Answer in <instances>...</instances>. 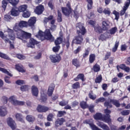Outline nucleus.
Listing matches in <instances>:
<instances>
[{
  "label": "nucleus",
  "mask_w": 130,
  "mask_h": 130,
  "mask_svg": "<svg viewBox=\"0 0 130 130\" xmlns=\"http://www.w3.org/2000/svg\"><path fill=\"white\" fill-rule=\"evenodd\" d=\"M21 27L19 26V23H16L13 29L16 33V38L22 40L23 43L27 42V39H29L31 36V34L21 29Z\"/></svg>",
  "instance_id": "obj_1"
},
{
  "label": "nucleus",
  "mask_w": 130,
  "mask_h": 130,
  "mask_svg": "<svg viewBox=\"0 0 130 130\" xmlns=\"http://www.w3.org/2000/svg\"><path fill=\"white\" fill-rule=\"evenodd\" d=\"M77 30L78 36L76 38V39L73 40L72 44H74V43L76 44L82 43L83 42V37L81 35H84L86 33V29L84 27V25L81 23L77 24Z\"/></svg>",
  "instance_id": "obj_2"
},
{
  "label": "nucleus",
  "mask_w": 130,
  "mask_h": 130,
  "mask_svg": "<svg viewBox=\"0 0 130 130\" xmlns=\"http://www.w3.org/2000/svg\"><path fill=\"white\" fill-rule=\"evenodd\" d=\"M36 37L39 38L41 40H42V41L44 40V39L49 40V41L51 42L54 41V38L52 36L51 33H50V30H49V29H46L44 32H42L41 30H40L38 35H36Z\"/></svg>",
  "instance_id": "obj_3"
},
{
  "label": "nucleus",
  "mask_w": 130,
  "mask_h": 130,
  "mask_svg": "<svg viewBox=\"0 0 130 130\" xmlns=\"http://www.w3.org/2000/svg\"><path fill=\"white\" fill-rule=\"evenodd\" d=\"M8 101L11 102L12 105H14L15 106H18V105L22 106L25 104V102L17 100V96L15 95L10 96L8 99Z\"/></svg>",
  "instance_id": "obj_4"
},
{
  "label": "nucleus",
  "mask_w": 130,
  "mask_h": 130,
  "mask_svg": "<svg viewBox=\"0 0 130 130\" xmlns=\"http://www.w3.org/2000/svg\"><path fill=\"white\" fill-rule=\"evenodd\" d=\"M93 117L95 120H102V121H104L107 123L111 122V119H107L105 115H103L100 113H97L93 116Z\"/></svg>",
  "instance_id": "obj_5"
},
{
  "label": "nucleus",
  "mask_w": 130,
  "mask_h": 130,
  "mask_svg": "<svg viewBox=\"0 0 130 130\" xmlns=\"http://www.w3.org/2000/svg\"><path fill=\"white\" fill-rule=\"evenodd\" d=\"M111 104L115 105L116 107H119V106H120L119 103L115 100H108V102H106L104 103V106L107 108H111L112 107V105H111Z\"/></svg>",
  "instance_id": "obj_6"
},
{
  "label": "nucleus",
  "mask_w": 130,
  "mask_h": 130,
  "mask_svg": "<svg viewBox=\"0 0 130 130\" xmlns=\"http://www.w3.org/2000/svg\"><path fill=\"white\" fill-rule=\"evenodd\" d=\"M8 2H9L11 5L13 6V7H15L18 5L19 0H3L2 1V8H3L4 11L6 10V8H7V6L8 5Z\"/></svg>",
  "instance_id": "obj_7"
},
{
  "label": "nucleus",
  "mask_w": 130,
  "mask_h": 130,
  "mask_svg": "<svg viewBox=\"0 0 130 130\" xmlns=\"http://www.w3.org/2000/svg\"><path fill=\"white\" fill-rule=\"evenodd\" d=\"M67 8L62 7L61 10L63 14L65 16H70L71 13H72V8H71V4H68L67 5Z\"/></svg>",
  "instance_id": "obj_8"
},
{
  "label": "nucleus",
  "mask_w": 130,
  "mask_h": 130,
  "mask_svg": "<svg viewBox=\"0 0 130 130\" xmlns=\"http://www.w3.org/2000/svg\"><path fill=\"white\" fill-rule=\"evenodd\" d=\"M130 5V0H127L124 4V6L122 8V9L120 11V16H123L125 14V12L127 9H128V7H129Z\"/></svg>",
  "instance_id": "obj_9"
},
{
  "label": "nucleus",
  "mask_w": 130,
  "mask_h": 130,
  "mask_svg": "<svg viewBox=\"0 0 130 130\" xmlns=\"http://www.w3.org/2000/svg\"><path fill=\"white\" fill-rule=\"evenodd\" d=\"M7 122L8 125L11 127L12 129H15L16 127H17V124L16 122L12 118H8L7 119Z\"/></svg>",
  "instance_id": "obj_10"
},
{
  "label": "nucleus",
  "mask_w": 130,
  "mask_h": 130,
  "mask_svg": "<svg viewBox=\"0 0 130 130\" xmlns=\"http://www.w3.org/2000/svg\"><path fill=\"white\" fill-rule=\"evenodd\" d=\"M37 110H38V112H47L49 110H50V108L48 107L42 106L41 105H39Z\"/></svg>",
  "instance_id": "obj_11"
},
{
  "label": "nucleus",
  "mask_w": 130,
  "mask_h": 130,
  "mask_svg": "<svg viewBox=\"0 0 130 130\" xmlns=\"http://www.w3.org/2000/svg\"><path fill=\"white\" fill-rule=\"evenodd\" d=\"M35 23H36V17H30L28 21L27 26L31 27L32 29H34V28H35V26H34V25H35Z\"/></svg>",
  "instance_id": "obj_12"
},
{
  "label": "nucleus",
  "mask_w": 130,
  "mask_h": 130,
  "mask_svg": "<svg viewBox=\"0 0 130 130\" xmlns=\"http://www.w3.org/2000/svg\"><path fill=\"white\" fill-rule=\"evenodd\" d=\"M38 44V42L33 38H31L29 40V43L27 44V47H30V48H35V45Z\"/></svg>",
  "instance_id": "obj_13"
},
{
  "label": "nucleus",
  "mask_w": 130,
  "mask_h": 130,
  "mask_svg": "<svg viewBox=\"0 0 130 130\" xmlns=\"http://www.w3.org/2000/svg\"><path fill=\"white\" fill-rule=\"evenodd\" d=\"M44 11V6L42 5H40L37 6L35 10V12L37 15H41Z\"/></svg>",
  "instance_id": "obj_14"
},
{
  "label": "nucleus",
  "mask_w": 130,
  "mask_h": 130,
  "mask_svg": "<svg viewBox=\"0 0 130 130\" xmlns=\"http://www.w3.org/2000/svg\"><path fill=\"white\" fill-rule=\"evenodd\" d=\"M50 59L52 62H59V61L60 60V56H59V55H50Z\"/></svg>",
  "instance_id": "obj_15"
},
{
  "label": "nucleus",
  "mask_w": 130,
  "mask_h": 130,
  "mask_svg": "<svg viewBox=\"0 0 130 130\" xmlns=\"http://www.w3.org/2000/svg\"><path fill=\"white\" fill-rule=\"evenodd\" d=\"M8 114V109L6 107H0V116H6Z\"/></svg>",
  "instance_id": "obj_16"
},
{
  "label": "nucleus",
  "mask_w": 130,
  "mask_h": 130,
  "mask_svg": "<svg viewBox=\"0 0 130 130\" xmlns=\"http://www.w3.org/2000/svg\"><path fill=\"white\" fill-rule=\"evenodd\" d=\"M97 125L98 126H100V127H101V128H103V129L104 130H110V128H109V127L107 126V125L104 124L103 122L98 121L96 123Z\"/></svg>",
  "instance_id": "obj_17"
},
{
  "label": "nucleus",
  "mask_w": 130,
  "mask_h": 130,
  "mask_svg": "<svg viewBox=\"0 0 130 130\" xmlns=\"http://www.w3.org/2000/svg\"><path fill=\"white\" fill-rule=\"evenodd\" d=\"M110 23L109 21H103L102 22V29L104 31H106L109 29V25Z\"/></svg>",
  "instance_id": "obj_18"
},
{
  "label": "nucleus",
  "mask_w": 130,
  "mask_h": 130,
  "mask_svg": "<svg viewBox=\"0 0 130 130\" xmlns=\"http://www.w3.org/2000/svg\"><path fill=\"white\" fill-rule=\"evenodd\" d=\"M31 93L33 96H35L36 97L38 96V88L37 87L34 85L31 87Z\"/></svg>",
  "instance_id": "obj_19"
},
{
  "label": "nucleus",
  "mask_w": 130,
  "mask_h": 130,
  "mask_svg": "<svg viewBox=\"0 0 130 130\" xmlns=\"http://www.w3.org/2000/svg\"><path fill=\"white\" fill-rule=\"evenodd\" d=\"M8 35L9 38L11 40H15V39H16L15 34H14V31L12 29L8 30Z\"/></svg>",
  "instance_id": "obj_20"
},
{
  "label": "nucleus",
  "mask_w": 130,
  "mask_h": 130,
  "mask_svg": "<svg viewBox=\"0 0 130 130\" xmlns=\"http://www.w3.org/2000/svg\"><path fill=\"white\" fill-rule=\"evenodd\" d=\"M18 9L17 8H12V10L11 11V14L12 16L14 17H17L19 15Z\"/></svg>",
  "instance_id": "obj_21"
},
{
  "label": "nucleus",
  "mask_w": 130,
  "mask_h": 130,
  "mask_svg": "<svg viewBox=\"0 0 130 130\" xmlns=\"http://www.w3.org/2000/svg\"><path fill=\"white\" fill-rule=\"evenodd\" d=\"M54 90V84H51L49 87V89L48 90V96H51L52 95V93H53V91Z\"/></svg>",
  "instance_id": "obj_22"
},
{
  "label": "nucleus",
  "mask_w": 130,
  "mask_h": 130,
  "mask_svg": "<svg viewBox=\"0 0 130 130\" xmlns=\"http://www.w3.org/2000/svg\"><path fill=\"white\" fill-rule=\"evenodd\" d=\"M64 121H66V120L62 118L57 119L55 121L56 126H59V125H61V124H62V123H63Z\"/></svg>",
  "instance_id": "obj_23"
},
{
  "label": "nucleus",
  "mask_w": 130,
  "mask_h": 130,
  "mask_svg": "<svg viewBox=\"0 0 130 130\" xmlns=\"http://www.w3.org/2000/svg\"><path fill=\"white\" fill-rule=\"evenodd\" d=\"M15 117L17 120H18V121H21V122H24V120H23V116H22V114L20 113H17L16 114Z\"/></svg>",
  "instance_id": "obj_24"
},
{
  "label": "nucleus",
  "mask_w": 130,
  "mask_h": 130,
  "mask_svg": "<svg viewBox=\"0 0 130 130\" xmlns=\"http://www.w3.org/2000/svg\"><path fill=\"white\" fill-rule=\"evenodd\" d=\"M18 25L20 28H24L25 27H27L28 26V22L25 21H21L18 23Z\"/></svg>",
  "instance_id": "obj_25"
},
{
  "label": "nucleus",
  "mask_w": 130,
  "mask_h": 130,
  "mask_svg": "<svg viewBox=\"0 0 130 130\" xmlns=\"http://www.w3.org/2000/svg\"><path fill=\"white\" fill-rule=\"evenodd\" d=\"M95 58H96V56L95 55V54H90L89 55V62L90 63H93V62H94V61H95Z\"/></svg>",
  "instance_id": "obj_26"
},
{
  "label": "nucleus",
  "mask_w": 130,
  "mask_h": 130,
  "mask_svg": "<svg viewBox=\"0 0 130 130\" xmlns=\"http://www.w3.org/2000/svg\"><path fill=\"white\" fill-rule=\"evenodd\" d=\"M18 10L19 12H23L24 13L25 12V11L27 10V5H21L19 7Z\"/></svg>",
  "instance_id": "obj_27"
},
{
  "label": "nucleus",
  "mask_w": 130,
  "mask_h": 130,
  "mask_svg": "<svg viewBox=\"0 0 130 130\" xmlns=\"http://www.w3.org/2000/svg\"><path fill=\"white\" fill-rule=\"evenodd\" d=\"M84 74H79L77 77L75 78H74V81H78V80H82V81H85V79H84Z\"/></svg>",
  "instance_id": "obj_28"
},
{
  "label": "nucleus",
  "mask_w": 130,
  "mask_h": 130,
  "mask_svg": "<svg viewBox=\"0 0 130 130\" xmlns=\"http://www.w3.org/2000/svg\"><path fill=\"white\" fill-rule=\"evenodd\" d=\"M41 101L42 102H45L46 100H47V96H46V94L43 93V91L41 92Z\"/></svg>",
  "instance_id": "obj_29"
},
{
  "label": "nucleus",
  "mask_w": 130,
  "mask_h": 130,
  "mask_svg": "<svg viewBox=\"0 0 130 130\" xmlns=\"http://www.w3.org/2000/svg\"><path fill=\"white\" fill-rule=\"evenodd\" d=\"M53 19V16L50 15L48 17H45L44 18V22L45 24H47L49 21H51V20Z\"/></svg>",
  "instance_id": "obj_30"
},
{
  "label": "nucleus",
  "mask_w": 130,
  "mask_h": 130,
  "mask_svg": "<svg viewBox=\"0 0 130 130\" xmlns=\"http://www.w3.org/2000/svg\"><path fill=\"white\" fill-rule=\"evenodd\" d=\"M26 120L29 122H33L35 120V117L32 115H28L26 116Z\"/></svg>",
  "instance_id": "obj_31"
},
{
  "label": "nucleus",
  "mask_w": 130,
  "mask_h": 130,
  "mask_svg": "<svg viewBox=\"0 0 130 130\" xmlns=\"http://www.w3.org/2000/svg\"><path fill=\"white\" fill-rule=\"evenodd\" d=\"M105 113L106 114V116H106L107 119H111L110 114V113H111V111L106 109L105 110Z\"/></svg>",
  "instance_id": "obj_32"
},
{
  "label": "nucleus",
  "mask_w": 130,
  "mask_h": 130,
  "mask_svg": "<svg viewBox=\"0 0 130 130\" xmlns=\"http://www.w3.org/2000/svg\"><path fill=\"white\" fill-rule=\"evenodd\" d=\"M0 72H2V73H4V74H6V75L10 76V77H13V75L10 73V72H9V71H7V70L5 69L0 68Z\"/></svg>",
  "instance_id": "obj_33"
},
{
  "label": "nucleus",
  "mask_w": 130,
  "mask_h": 130,
  "mask_svg": "<svg viewBox=\"0 0 130 130\" xmlns=\"http://www.w3.org/2000/svg\"><path fill=\"white\" fill-rule=\"evenodd\" d=\"M102 82V76L101 75H98L95 79V83L100 84Z\"/></svg>",
  "instance_id": "obj_34"
},
{
  "label": "nucleus",
  "mask_w": 130,
  "mask_h": 130,
  "mask_svg": "<svg viewBox=\"0 0 130 130\" xmlns=\"http://www.w3.org/2000/svg\"><path fill=\"white\" fill-rule=\"evenodd\" d=\"M94 31L97 33H102V28L100 27L99 25H96L94 26Z\"/></svg>",
  "instance_id": "obj_35"
},
{
  "label": "nucleus",
  "mask_w": 130,
  "mask_h": 130,
  "mask_svg": "<svg viewBox=\"0 0 130 130\" xmlns=\"http://www.w3.org/2000/svg\"><path fill=\"white\" fill-rule=\"evenodd\" d=\"M64 45H65L67 49L70 47V38L68 37L64 41Z\"/></svg>",
  "instance_id": "obj_36"
},
{
  "label": "nucleus",
  "mask_w": 130,
  "mask_h": 130,
  "mask_svg": "<svg viewBox=\"0 0 130 130\" xmlns=\"http://www.w3.org/2000/svg\"><path fill=\"white\" fill-rule=\"evenodd\" d=\"M15 67L16 70L18 71V72H21L22 73L24 72V69H23V66H22V65L17 64Z\"/></svg>",
  "instance_id": "obj_37"
},
{
  "label": "nucleus",
  "mask_w": 130,
  "mask_h": 130,
  "mask_svg": "<svg viewBox=\"0 0 130 130\" xmlns=\"http://www.w3.org/2000/svg\"><path fill=\"white\" fill-rule=\"evenodd\" d=\"M119 45V42L116 41L114 45V47L112 48V52H115L117 50L118 46Z\"/></svg>",
  "instance_id": "obj_38"
},
{
  "label": "nucleus",
  "mask_w": 130,
  "mask_h": 130,
  "mask_svg": "<svg viewBox=\"0 0 130 130\" xmlns=\"http://www.w3.org/2000/svg\"><path fill=\"white\" fill-rule=\"evenodd\" d=\"M67 114V112L64 111H58V114L57 116L58 117H61L63 116V115H66Z\"/></svg>",
  "instance_id": "obj_39"
},
{
  "label": "nucleus",
  "mask_w": 130,
  "mask_h": 130,
  "mask_svg": "<svg viewBox=\"0 0 130 130\" xmlns=\"http://www.w3.org/2000/svg\"><path fill=\"white\" fill-rule=\"evenodd\" d=\"M29 89V88L28 85H23L20 87V90H21V91H22V92L28 91Z\"/></svg>",
  "instance_id": "obj_40"
},
{
  "label": "nucleus",
  "mask_w": 130,
  "mask_h": 130,
  "mask_svg": "<svg viewBox=\"0 0 130 130\" xmlns=\"http://www.w3.org/2000/svg\"><path fill=\"white\" fill-rule=\"evenodd\" d=\"M0 57L2 58H4V59H7L8 60H10L11 58H10L6 54H4L2 52H0Z\"/></svg>",
  "instance_id": "obj_41"
},
{
  "label": "nucleus",
  "mask_w": 130,
  "mask_h": 130,
  "mask_svg": "<svg viewBox=\"0 0 130 130\" xmlns=\"http://www.w3.org/2000/svg\"><path fill=\"white\" fill-rule=\"evenodd\" d=\"M93 70L96 73L99 72L100 71V66L98 64H95L93 67Z\"/></svg>",
  "instance_id": "obj_42"
},
{
  "label": "nucleus",
  "mask_w": 130,
  "mask_h": 130,
  "mask_svg": "<svg viewBox=\"0 0 130 130\" xmlns=\"http://www.w3.org/2000/svg\"><path fill=\"white\" fill-rule=\"evenodd\" d=\"M80 106L81 108H82L83 109H86V108H88V105H87V103L84 101L80 103Z\"/></svg>",
  "instance_id": "obj_43"
},
{
  "label": "nucleus",
  "mask_w": 130,
  "mask_h": 130,
  "mask_svg": "<svg viewBox=\"0 0 130 130\" xmlns=\"http://www.w3.org/2000/svg\"><path fill=\"white\" fill-rule=\"evenodd\" d=\"M62 42V38H58L55 41V45H59Z\"/></svg>",
  "instance_id": "obj_44"
},
{
  "label": "nucleus",
  "mask_w": 130,
  "mask_h": 130,
  "mask_svg": "<svg viewBox=\"0 0 130 130\" xmlns=\"http://www.w3.org/2000/svg\"><path fill=\"white\" fill-rule=\"evenodd\" d=\"M2 102L3 103H4V104H7V103H8V97L6 96H3L1 98V99Z\"/></svg>",
  "instance_id": "obj_45"
},
{
  "label": "nucleus",
  "mask_w": 130,
  "mask_h": 130,
  "mask_svg": "<svg viewBox=\"0 0 130 130\" xmlns=\"http://www.w3.org/2000/svg\"><path fill=\"white\" fill-rule=\"evenodd\" d=\"M0 37L2 38V39H4L5 40V41H9V39L7 38V36H5V34H4V32L3 31H0Z\"/></svg>",
  "instance_id": "obj_46"
},
{
  "label": "nucleus",
  "mask_w": 130,
  "mask_h": 130,
  "mask_svg": "<svg viewBox=\"0 0 130 130\" xmlns=\"http://www.w3.org/2000/svg\"><path fill=\"white\" fill-rule=\"evenodd\" d=\"M113 14L115 16V20L118 21V19H119V13L114 10L113 12Z\"/></svg>",
  "instance_id": "obj_47"
},
{
  "label": "nucleus",
  "mask_w": 130,
  "mask_h": 130,
  "mask_svg": "<svg viewBox=\"0 0 130 130\" xmlns=\"http://www.w3.org/2000/svg\"><path fill=\"white\" fill-rule=\"evenodd\" d=\"M54 116V115L52 113L49 114L47 117V119L48 121H52V119H53V117Z\"/></svg>",
  "instance_id": "obj_48"
},
{
  "label": "nucleus",
  "mask_w": 130,
  "mask_h": 130,
  "mask_svg": "<svg viewBox=\"0 0 130 130\" xmlns=\"http://www.w3.org/2000/svg\"><path fill=\"white\" fill-rule=\"evenodd\" d=\"M16 84H17V85H19V86H22V85L26 84V82L24 80H18L16 81Z\"/></svg>",
  "instance_id": "obj_49"
},
{
  "label": "nucleus",
  "mask_w": 130,
  "mask_h": 130,
  "mask_svg": "<svg viewBox=\"0 0 130 130\" xmlns=\"http://www.w3.org/2000/svg\"><path fill=\"white\" fill-rule=\"evenodd\" d=\"M30 15L31 14L29 11H26L23 12V13L22 14V16L23 17V18H29Z\"/></svg>",
  "instance_id": "obj_50"
},
{
  "label": "nucleus",
  "mask_w": 130,
  "mask_h": 130,
  "mask_svg": "<svg viewBox=\"0 0 130 130\" xmlns=\"http://www.w3.org/2000/svg\"><path fill=\"white\" fill-rule=\"evenodd\" d=\"M16 57L18 58V59H21V60H23V59H25L26 58V56L21 54H17L16 55Z\"/></svg>",
  "instance_id": "obj_51"
},
{
  "label": "nucleus",
  "mask_w": 130,
  "mask_h": 130,
  "mask_svg": "<svg viewBox=\"0 0 130 130\" xmlns=\"http://www.w3.org/2000/svg\"><path fill=\"white\" fill-rule=\"evenodd\" d=\"M58 17H57V21L58 22H61L62 21V18L61 16V13L58 10Z\"/></svg>",
  "instance_id": "obj_52"
},
{
  "label": "nucleus",
  "mask_w": 130,
  "mask_h": 130,
  "mask_svg": "<svg viewBox=\"0 0 130 130\" xmlns=\"http://www.w3.org/2000/svg\"><path fill=\"white\" fill-rule=\"evenodd\" d=\"M125 64H122L120 66H117V69L118 71H119V69H121V70H123V71H124V69H125Z\"/></svg>",
  "instance_id": "obj_53"
},
{
  "label": "nucleus",
  "mask_w": 130,
  "mask_h": 130,
  "mask_svg": "<svg viewBox=\"0 0 130 130\" xmlns=\"http://www.w3.org/2000/svg\"><path fill=\"white\" fill-rule=\"evenodd\" d=\"M73 64L76 67H79L80 65L79 64V61H78V59H74L72 61Z\"/></svg>",
  "instance_id": "obj_54"
},
{
  "label": "nucleus",
  "mask_w": 130,
  "mask_h": 130,
  "mask_svg": "<svg viewBox=\"0 0 130 130\" xmlns=\"http://www.w3.org/2000/svg\"><path fill=\"white\" fill-rule=\"evenodd\" d=\"M72 88L73 89H78V88H80V83L79 82H76L73 84Z\"/></svg>",
  "instance_id": "obj_55"
},
{
  "label": "nucleus",
  "mask_w": 130,
  "mask_h": 130,
  "mask_svg": "<svg viewBox=\"0 0 130 130\" xmlns=\"http://www.w3.org/2000/svg\"><path fill=\"white\" fill-rule=\"evenodd\" d=\"M68 104H69V101H62L59 103L60 106H66V105H68Z\"/></svg>",
  "instance_id": "obj_56"
},
{
  "label": "nucleus",
  "mask_w": 130,
  "mask_h": 130,
  "mask_svg": "<svg viewBox=\"0 0 130 130\" xmlns=\"http://www.w3.org/2000/svg\"><path fill=\"white\" fill-rule=\"evenodd\" d=\"M104 101H105V98H100L95 101V103L98 104L100 102H101V103L104 102Z\"/></svg>",
  "instance_id": "obj_57"
},
{
  "label": "nucleus",
  "mask_w": 130,
  "mask_h": 130,
  "mask_svg": "<svg viewBox=\"0 0 130 130\" xmlns=\"http://www.w3.org/2000/svg\"><path fill=\"white\" fill-rule=\"evenodd\" d=\"M130 111L129 110H124L121 112L122 115H128L129 114Z\"/></svg>",
  "instance_id": "obj_58"
},
{
  "label": "nucleus",
  "mask_w": 130,
  "mask_h": 130,
  "mask_svg": "<svg viewBox=\"0 0 130 130\" xmlns=\"http://www.w3.org/2000/svg\"><path fill=\"white\" fill-rule=\"evenodd\" d=\"M117 30V28L116 27H113L112 29L110 30V33L111 35L115 34V32H116Z\"/></svg>",
  "instance_id": "obj_59"
},
{
  "label": "nucleus",
  "mask_w": 130,
  "mask_h": 130,
  "mask_svg": "<svg viewBox=\"0 0 130 130\" xmlns=\"http://www.w3.org/2000/svg\"><path fill=\"white\" fill-rule=\"evenodd\" d=\"M103 13H104L105 15H110V9L109 8H105L103 11Z\"/></svg>",
  "instance_id": "obj_60"
},
{
  "label": "nucleus",
  "mask_w": 130,
  "mask_h": 130,
  "mask_svg": "<svg viewBox=\"0 0 130 130\" xmlns=\"http://www.w3.org/2000/svg\"><path fill=\"white\" fill-rule=\"evenodd\" d=\"M59 48H60V47L59 45H56V46L53 48V51L57 52L59 50Z\"/></svg>",
  "instance_id": "obj_61"
},
{
  "label": "nucleus",
  "mask_w": 130,
  "mask_h": 130,
  "mask_svg": "<svg viewBox=\"0 0 130 130\" xmlns=\"http://www.w3.org/2000/svg\"><path fill=\"white\" fill-rule=\"evenodd\" d=\"M107 37L106 36V34L101 35L100 38V39L103 41L104 40H106Z\"/></svg>",
  "instance_id": "obj_62"
},
{
  "label": "nucleus",
  "mask_w": 130,
  "mask_h": 130,
  "mask_svg": "<svg viewBox=\"0 0 130 130\" xmlns=\"http://www.w3.org/2000/svg\"><path fill=\"white\" fill-rule=\"evenodd\" d=\"M87 9L88 10H91L92 9V6H93V2H87Z\"/></svg>",
  "instance_id": "obj_63"
},
{
  "label": "nucleus",
  "mask_w": 130,
  "mask_h": 130,
  "mask_svg": "<svg viewBox=\"0 0 130 130\" xmlns=\"http://www.w3.org/2000/svg\"><path fill=\"white\" fill-rule=\"evenodd\" d=\"M5 82L7 84H11V81L10 80V77L6 76L5 78Z\"/></svg>",
  "instance_id": "obj_64"
}]
</instances>
